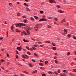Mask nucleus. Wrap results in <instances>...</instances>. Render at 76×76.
<instances>
[{
    "instance_id": "25",
    "label": "nucleus",
    "mask_w": 76,
    "mask_h": 76,
    "mask_svg": "<svg viewBox=\"0 0 76 76\" xmlns=\"http://www.w3.org/2000/svg\"><path fill=\"white\" fill-rule=\"evenodd\" d=\"M52 44L53 46H55L56 45V44L54 43V42H52Z\"/></svg>"
},
{
    "instance_id": "1",
    "label": "nucleus",
    "mask_w": 76,
    "mask_h": 76,
    "mask_svg": "<svg viewBox=\"0 0 76 76\" xmlns=\"http://www.w3.org/2000/svg\"><path fill=\"white\" fill-rule=\"evenodd\" d=\"M15 25L16 27H19L20 28L21 26H26V25L25 24H23L22 23H20L19 24L16 23L15 24Z\"/></svg>"
},
{
    "instance_id": "51",
    "label": "nucleus",
    "mask_w": 76,
    "mask_h": 76,
    "mask_svg": "<svg viewBox=\"0 0 76 76\" xmlns=\"http://www.w3.org/2000/svg\"><path fill=\"white\" fill-rule=\"evenodd\" d=\"M61 76H66L64 75H63V74H61Z\"/></svg>"
},
{
    "instance_id": "48",
    "label": "nucleus",
    "mask_w": 76,
    "mask_h": 76,
    "mask_svg": "<svg viewBox=\"0 0 76 76\" xmlns=\"http://www.w3.org/2000/svg\"><path fill=\"white\" fill-rule=\"evenodd\" d=\"M54 73L56 75H58V73H57L56 71Z\"/></svg>"
},
{
    "instance_id": "47",
    "label": "nucleus",
    "mask_w": 76,
    "mask_h": 76,
    "mask_svg": "<svg viewBox=\"0 0 76 76\" xmlns=\"http://www.w3.org/2000/svg\"><path fill=\"white\" fill-rule=\"evenodd\" d=\"M40 12L41 13H42V14L44 13V12H43V11H40Z\"/></svg>"
},
{
    "instance_id": "46",
    "label": "nucleus",
    "mask_w": 76,
    "mask_h": 76,
    "mask_svg": "<svg viewBox=\"0 0 76 76\" xmlns=\"http://www.w3.org/2000/svg\"><path fill=\"white\" fill-rule=\"evenodd\" d=\"M16 53L17 54H19V52H18V51L17 50L16 51Z\"/></svg>"
},
{
    "instance_id": "56",
    "label": "nucleus",
    "mask_w": 76,
    "mask_h": 76,
    "mask_svg": "<svg viewBox=\"0 0 76 76\" xmlns=\"http://www.w3.org/2000/svg\"><path fill=\"white\" fill-rule=\"evenodd\" d=\"M1 62H3L4 61V60H3V59H1Z\"/></svg>"
},
{
    "instance_id": "35",
    "label": "nucleus",
    "mask_w": 76,
    "mask_h": 76,
    "mask_svg": "<svg viewBox=\"0 0 76 76\" xmlns=\"http://www.w3.org/2000/svg\"><path fill=\"white\" fill-rule=\"evenodd\" d=\"M27 54H29V55H31V53L28 52H27Z\"/></svg>"
},
{
    "instance_id": "29",
    "label": "nucleus",
    "mask_w": 76,
    "mask_h": 76,
    "mask_svg": "<svg viewBox=\"0 0 76 76\" xmlns=\"http://www.w3.org/2000/svg\"><path fill=\"white\" fill-rule=\"evenodd\" d=\"M26 9H27L28 12L30 10L28 8V7H26Z\"/></svg>"
},
{
    "instance_id": "41",
    "label": "nucleus",
    "mask_w": 76,
    "mask_h": 76,
    "mask_svg": "<svg viewBox=\"0 0 76 76\" xmlns=\"http://www.w3.org/2000/svg\"><path fill=\"white\" fill-rule=\"evenodd\" d=\"M18 64V66H22V64Z\"/></svg>"
},
{
    "instance_id": "42",
    "label": "nucleus",
    "mask_w": 76,
    "mask_h": 76,
    "mask_svg": "<svg viewBox=\"0 0 76 76\" xmlns=\"http://www.w3.org/2000/svg\"><path fill=\"white\" fill-rule=\"evenodd\" d=\"M29 66L30 67H32V65L31 64H29Z\"/></svg>"
},
{
    "instance_id": "13",
    "label": "nucleus",
    "mask_w": 76,
    "mask_h": 76,
    "mask_svg": "<svg viewBox=\"0 0 76 76\" xmlns=\"http://www.w3.org/2000/svg\"><path fill=\"white\" fill-rule=\"evenodd\" d=\"M16 32H20V31H19V30L18 29H16Z\"/></svg>"
},
{
    "instance_id": "37",
    "label": "nucleus",
    "mask_w": 76,
    "mask_h": 76,
    "mask_svg": "<svg viewBox=\"0 0 76 76\" xmlns=\"http://www.w3.org/2000/svg\"><path fill=\"white\" fill-rule=\"evenodd\" d=\"M18 57H19L17 55H16V58H18Z\"/></svg>"
},
{
    "instance_id": "31",
    "label": "nucleus",
    "mask_w": 76,
    "mask_h": 76,
    "mask_svg": "<svg viewBox=\"0 0 76 76\" xmlns=\"http://www.w3.org/2000/svg\"><path fill=\"white\" fill-rule=\"evenodd\" d=\"M8 31H7V37H9V34H8Z\"/></svg>"
},
{
    "instance_id": "60",
    "label": "nucleus",
    "mask_w": 76,
    "mask_h": 76,
    "mask_svg": "<svg viewBox=\"0 0 76 76\" xmlns=\"http://www.w3.org/2000/svg\"><path fill=\"white\" fill-rule=\"evenodd\" d=\"M9 64H10V63H9V62H7V65H9Z\"/></svg>"
},
{
    "instance_id": "54",
    "label": "nucleus",
    "mask_w": 76,
    "mask_h": 76,
    "mask_svg": "<svg viewBox=\"0 0 76 76\" xmlns=\"http://www.w3.org/2000/svg\"><path fill=\"white\" fill-rule=\"evenodd\" d=\"M30 50L32 51H33V49H32V48H30Z\"/></svg>"
},
{
    "instance_id": "59",
    "label": "nucleus",
    "mask_w": 76,
    "mask_h": 76,
    "mask_svg": "<svg viewBox=\"0 0 76 76\" xmlns=\"http://www.w3.org/2000/svg\"><path fill=\"white\" fill-rule=\"evenodd\" d=\"M0 39H1V40L2 39H3V37H0Z\"/></svg>"
},
{
    "instance_id": "45",
    "label": "nucleus",
    "mask_w": 76,
    "mask_h": 76,
    "mask_svg": "<svg viewBox=\"0 0 76 76\" xmlns=\"http://www.w3.org/2000/svg\"><path fill=\"white\" fill-rule=\"evenodd\" d=\"M31 20H33L34 19V18L32 17H31Z\"/></svg>"
},
{
    "instance_id": "61",
    "label": "nucleus",
    "mask_w": 76,
    "mask_h": 76,
    "mask_svg": "<svg viewBox=\"0 0 76 76\" xmlns=\"http://www.w3.org/2000/svg\"><path fill=\"white\" fill-rule=\"evenodd\" d=\"M22 18H26V16H23L22 17Z\"/></svg>"
},
{
    "instance_id": "23",
    "label": "nucleus",
    "mask_w": 76,
    "mask_h": 76,
    "mask_svg": "<svg viewBox=\"0 0 76 76\" xmlns=\"http://www.w3.org/2000/svg\"><path fill=\"white\" fill-rule=\"evenodd\" d=\"M39 26H42V24H37V25L36 26H37V27Z\"/></svg>"
},
{
    "instance_id": "53",
    "label": "nucleus",
    "mask_w": 76,
    "mask_h": 76,
    "mask_svg": "<svg viewBox=\"0 0 76 76\" xmlns=\"http://www.w3.org/2000/svg\"><path fill=\"white\" fill-rule=\"evenodd\" d=\"M23 32H22L21 34V35H23Z\"/></svg>"
},
{
    "instance_id": "7",
    "label": "nucleus",
    "mask_w": 76,
    "mask_h": 76,
    "mask_svg": "<svg viewBox=\"0 0 76 76\" xmlns=\"http://www.w3.org/2000/svg\"><path fill=\"white\" fill-rule=\"evenodd\" d=\"M38 26L37 27V26H35L34 27V29H35V31H38Z\"/></svg>"
},
{
    "instance_id": "27",
    "label": "nucleus",
    "mask_w": 76,
    "mask_h": 76,
    "mask_svg": "<svg viewBox=\"0 0 76 76\" xmlns=\"http://www.w3.org/2000/svg\"><path fill=\"white\" fill-rule=\"evenodd\" d=\"M48 28H51V26L48 25Z\"/></svg>"
},
{
    "instance_id": "40",
    "label": "nucleus",
    "mask_w": 76,
    "mask_h": 76,
    "mask_svg": "<svg viewBox=\"0 0 76 76\" xmlns=\"http://www.w3.org/2000/svg\"><path fill=\"white\" fill-rule=\"evenodd\" d=\"M73 70L74 72H76V69H73Z\"/></svg>"
},
{
    "instance_id": "16",
    "label": "nucleus",
    "mask_w": 76,
    "mask_h": 76,
    "mask_svg": "<svg viewBox=\"0 0 76 76\" xmlns=\"http://www.w3.org/2000/svg\"><path fill=\"white\" fill-rule=\"evenodd\" d=\"M53 49L54 50H56V49H57V48H56V47H53Z\"/></svg>"
},
{
    "instance_id": "38",
    "label": "nucleus",
    "mask_w": 76,
    "mask_h": 76,
    "mask_svg": "<svg viewBox=\"0 0 76 76\" xmlns=\"http://www.w3.org/2000/svg\"><path fill=\"white\" fill-rule=\"evenodd\" d=\"M42 76H46V75H45V74H42Z\"/></svg>"
},
{
    "instance_id": "30",
    "label": "nucleus",
    "mask_w": 76,
    "mask_h": 76,
    "mask_svg": "<svg viewBox=\"0 0 76 76\" xmlns=\"http://www.w3.org/2000/svg\"><path fill=\"white\" fill-rule=\"evenodd\" d=\"M39 65H40V66H43V64L41 63H39Z\"/></svg>"
},
{
    "instance_id": "12",
    "label": "nucleus",
    "mask_w": 76,
    "mask_h": 76,
    "mask_svg": "<svg viewBox=\"0 0 76 76\" xmlns=\"http://www.w3.org/2000/svg\"><path fill=\"white\" fill-rule=\"evenodd\" d=\"M23 41H24V42H29V41L27 40H25V39H23Z\"/></svg>"
},
{
    "instance_id": "49",
    "label": "nucleus",
    "mask_w": 76,
    "mask_h": 76,
    "mask_svg": "<svg viewBox=\"0 0 76 76\" xmlns=\"http://www.w3.org/2000/svg\"><path fill=\"white\" fill-rule=\"evenodd\" d=\"M40 69H42V70H44V68H42V67H40Z\"/></svg>"
},
{
    "instance_id": "57",
    "label": "nucleus",
    "mask_w": 76,
    "mask_h": 76,
    "mask_svg": "<svg viewBox=\"0 0 76 76\" xmlns=\"http://www.w3.org/2000/svg\"><path fill=\"white\" fill-rule=\"evenodd\" d=\"M31 39L32 40H33V41H35V39L33 38H31Z\"/></svg>"
},
{
    "instance_id": "28",
    "label": "nucleus",
    "mask_w": 76,
    "mask_h": 76,
    "mask_svg": "<svg viewBox=\"0 0 76 76\" xmlns=\"http://www.w3.org/2000/svg\"><path fill=\"white\" fill-rule=\"evenodd\" d=\"M34 56H36V57H37L38 56V55H37V53H34Z\"/></svg>"
},
{
    "instance_id": "64",
    "label": "nucleus",
    "mask_w": 76,
    "mask_h": 76,
    "mask_svg": "<svg viewBox=\"0 0 76 76\" xmlns=\"http://www.w3.org/2000/svg\"><path fill=\"white\" fill-rule=\"evenodd\" d=\"M34 72H35V73H37V70H35Z\"/></svg>"
},
{
    "instance_id": "2",
    "label": "nucleus",
    "mask_w": 76,
    "mask_h": 76,
    "mask_svg": "<svg viewBox=\"0 0 76 76\" xmlns=\"http://www.w3.org/2000/svg\"><path fill=\"white\" fill-rule=\"evenodd\" d=\"M28 30L31 31V28H30V27H28L26 30V32H27L28 34H29L30 33V32H29V31H28Z\"/></svg>"
},
{
    "instance_id": "34",
    "label": "nucleus",
    "mask_w": 76,
    "mask_h": 76,
    "mask_svg": "<svg viewBox=\"0 0 76 76\" xmlns=\"http://www.w3.org/2000/svg\"><path fill=\"white\" fill-rule=\"evenodd\" d=\"M34 47H38V45H34Z\"/></svg>"
},
{
    "instance_id": "36",
    "label": "nucleus",
    "mask_w": 76,
    "mask_h": 76,
    "mask_svg": "<svg viewBox=\"0 0 76 76\" xmlns=\"http://www.w3.org/2000/svg\"><path fill=\"white\" fill-rule=\"evenodd\" d=\"M23 58H26V57L25 56L23 55Z\"/></svg>"
},
{
    "instance_id": "32",
    "label": "nucleus",
    "mask_w": 76,
    "mask_h": 76,
    "mask_svg": "<svg viewBox=\"0 0 76 76\" xmlns=\"http://www.w3.org/2000/svg\"><path fill=\"white\" fill-rule=\"evenodd\" d=\"M58 73H60V70L58 69Z\"/></svg>"
},
{
    "instance_id": "22",
    "label": "nucleus",
    "mask_w": 76,
    "mask_h": 76,
    "mask_svg": "<svg viewBox=\"0 0 76 76\" xmlns=\"http://www.w3.org/2000/svg\"><path fill=\"white\" fill-rule=\"evenodd\" d=\"M65 25H66L67 26H69V23H67V24H65Z\"/></svg>"
},
{
    "instance_id": "14",
    "label": "nucleus",
    "mask_w": 76,
    "mask_h": 76,
    "mask_svg": "<svg viewBox=\"0 0 76 76\" xmlns=\"http://www.w3.org/2000/svg\"><path fill=\"white\" fill-rule=\"evenodd\" d=\"M23 73H26V74H28V73H29L28 72H26L25 71H23Z\"/></svg>"
},
{
    "instance_id": "52",
    "label": "nucleus",
    "mask_w": 76,
    "mask_h": 76,
    "mask_svg": "<svg viewBox=\"0 0 76 76\" xmlns=\"http://www.w3.org/2000/svg\"><path fill=\"white\" fill-rule=\"evenodd\" d=\"M73 38H74V39H76V37H73Z\"/></svg>"
},
{
    "instance_id": "10",
    "label": "nucleus",
    "mask_w": 76,
    "mask_h": 76,
    "mask_svg": "<svg viewBox=\"0 0 76 76\" xmlns=\"http://www.w3.org/2000/svg\"><path fill=\"white\" fill-rule=\"evenodd\" d=\"M23 33H24V34L25 35H28V33L27 32V33H26V32L25 31H23Z\"/></svg>"
},
{
    "instance_id": "39",
    "label": "nucleus",
    "mask_w": 76,
    "mask_h": 76,
    "mask_svg": "<svg viewBox=\"0 0 76 76\" xmlns=\"http://www.w3.org/2000/svg\"><path fill=\"white\" fill-rule=\"evenodd\" d=\"M25 56H26V58H28V56L26 55H25Z\"/></svg>"
},
{
    "instance_id": "8",
    "label": "nucleus",
    "mask_w": 76,
    "mask_h": 76,
    "mask_svg": "<svg viewBox=\"0 0 76 76\" xmlns=\"http://www.w3.org/2000/svg\"><path fill=\"white\" fill-rule=\"evenodd\" d=\"M58 12H59V13H63V12H64V11H62L61 10H58Z\"/></svg>"
},
{
    "instance_id": "6",
    "label": "nucleus",
    "mask_w": 76,
    "mask_h": 76,
    "mask_svg": "<svg viewBox=\"0 0 76 76\" xmlns=\"http://www.w3.org/2000/svg\"><path fill=\"white\" fill-rule=\"evenodd\" d=\"M64 35H65V34H67V30L64 29Z\"/></svg>"
},
{
    "instance_id": "4",
    "label": "nucleus",
    "mask_w": 76,
    "mask_h": 76,
    "mask_svg": "<svg viewBox=\"0 0 76 76\" xmlns=\"http://www.w3.org/2000/svg\"><path fill=\"white\" fill-rule=\"evenodd\" d=\"M49 2L50 3H54V2H55V0H49Z\"/></svg>"
},
{
    "instance_id": "44",
    "label": "nucleus",
    "mask_w": 76,
    "mask_h": 76,
    "mask_svg": "<svg viewBox=\"0 0 76 76\" xmlns=\"http://www.w3.org/2000/svg\"><path fill=\"white\" fill-rule=\"evenodd\" d=\"M55 63H58V61L57 60H55Z\"/></svg>"
},
{
    "instance_id": "9",
    "label": "nucleus",
    "mask_w": 76,
    "mask_h": 76,
    "mask_svg": "<svg viewBox=\"0 0 76 76\" xmlns=\"http://www.w3.org/2000/svg\"><path fill=\"white\" fill-rule=\"evenodd\" d=\"M17 50H19V51H20L21 50V48L20 47H18L17 48Z\"/></svg>"
},
{
    "instance_id": "21",
    "label": "nucleus",
    "mask_w": 76,
    "mask_h": 76,
    "mask_svg": "<svg viewBox=\"0 0 76 76\" xmlns=\"http://www.w3.org/2000/svg\"><path fill=\"white\" fill-rule=\"evenodd\" d=\"M57 7H58V8H60L61 7H60V6L59 5H57L56 6Z\"/></svg>"
},
{
    "instance_id": "55",
    "label": "nucleus",
    "mask_w": 76,
    "mask_h": 76,
    "mask_svg": "<svg viewBox=\"0 0 76 76\" xmlns=\"http://www.w3.org/2000/svg\"><path fill=\"white\" fill-rule=\"evenodd\" d=\"M66 69L64 70V73H65V72H66Z\"/></svg>"
},
{
    "instance_id": "33",
    "label": "nucleus",
    "mask_w": 76,
    "mask_h": 76,
    "mask_svg": "<svg viewBox=\"0 0 76 76\" xmlns=\"http://www.w3.org/2000/svg\"><path fill=\"white\" fill-rule=\"evenodd\" d=\"M54 20H55L56 21H57L58 20V19L57 18H54Z\"/></svg>"
},
{
    "instance_id": "3",
    "label": "nucleus",
    "mask_w": 76,
    "mask_h": 76,
    "mask_svg": "<svg viewBox=\"0 0 76 76\" xmlns=\"http://www.w3.org/2000/svg\"><path fill=\"white\" fill-rule=\"evenodd\" d=\"M46 20H47V19L46 18H42L40 19L39 20L40 22L41 21H45Z\"/></svg>"
},
{
    "instance_id": "11",
    "label": "nucleus",
    "mask_w": 76,
    "mask_h": 76,
    "mask_svg": "<svg viewBox=\"0 0 76 76\" xmlns=\"http://www.w3.org/2000/svg\"><path fill=\"white\" fill-rule=\"evenodd\" d=\"M17 15L18 16H20V12H18L17 13Z\"/></svg>"
},
{
    "instance_id": "24",
    "label": "nucleus",
    "mask_w": 76,
    "mask_h": 76,
    "mask_svg": "<svg viewBox=\"0 0 76 76\" xmlns=\"http://www.w3.org/2000/svg\"><path fill=\"white\" fill-rule=\"evenodd\" d=\"M7 57H10V56L9 55V53H7Z\"/></svg>"
},
{
    "instance_id": "18",
    "label": "nucleus",
    "mask_w": 76,
    "mask_h": 76,
    "mask_svg": "<svg viewBox=\"0 0 76 76\" xmlns=\"http://www.w3.org/2000/svg\"><path fill=\"white\" fill-rule=\"evenodd\" d=\"M32 48H33L34 50H36V48L35 47V46L32 47Z\"/></svg>"
},
{
    "instance_id": "50",
    "label": "nucleus",
    "mask_w": 76,
    "mask_h": 76,
    "mask_svg": "<svg viewBox=\"0 0 76 76\" xmlns=\"http://www.w3.org/2000/svg\"><path fill=\"white\" fill-rule=\"evenodd\" d=\"M56 58H57L56 56H55L54 57V59H56Z\"/></svg>"
},
{
    "instance_id": "5",
    "label": "nucleus",
    "mask_w": 76,
    "mask_h": 76,
    "mask_svg": "<svg viewBox=\"0 0 76 76\" xmlns=\"http://www.w3.org/2000/svg\"><path fill=\"white\" fill-rule=\"evenodd\" d=\"M15 25L14 24H13L11 26V30L12 31H13V29L14 28H15Z\"/></svg>"
},
{
    "instance_id": "62",
    "label": "nucleus",
    "mask_w": 76,
    "mask_h": 76,
    "mask_svg": "<svg viewBox=\"0 0 76 76\" xmlns=\"http://www.w3.org/2000/svg\"><path fill=\"white\" fill-rule=\"evenodd\" d=\"M32 61H34V62H35V60H34V59H32Z\"/></svg>"
},
{
    "instance_id": "43",
    "label": "nucleus",
    "mask_w": 76,
    "mask_h": 76,
    "mask_svg": "<svg viewBox=\"0 0 76 76\" xmlns=\"http://www.w3.org/2000/svg\"><path fill=\"white\" fill-rule=\"evenodd\" d=\"M67 55H70V52H69L68 53H67Z\"/></svg>"
},
{
    "instance_id": "19",
    "label": "nucleus",
    "mask_w": 76,
    "mask_h": 76,
    "mask_svg": "<svg viewBox=\"0 0 76 76\" xmlns=\"http://www.w3.org/2000/svg\"><path fill=\"white\" fill-rule=\"evenodd\" d=\"M23 22L24 23H26L27 22V20L26 19H25L23 20Z\"/></svg>"
},
{
    "instance_id": "58",
    "label": "nucleus",
    "mask_w": 76,
    "mask_h": 76,
    "mask_svg": "<svg viewBox=\"0 0 76 76\" xmlns=\"http://www.w3.org/2000/svg\"><path fill=\"white\" fill-rule=\"evenodd\" d=\"M49 19H52V17H49Z\"/></svg>"
},
{
    "instance_id": "15",
    "label": "nucleus",
    "mask_w": 76,
    "mask_h": 76,
    "mask_svg": "<svg viewBox=\"0 0 76 76\" xmlns=\"http://www.w3.org/2000/svg\"><path fill=\"white\" fill-rule=\"evenodd\" d=\"M65 19H63L61 21V23H63V22H65Z\"/></svg>"
},
{
    "instance_id": "26",
    "label": "nucleus",
    "mask_w": 76,
    "mask_h": 76,
    "mask_svg": "<svg viewBox=\"0 0 76 76\" xmlns=\"http://www.w3.org/2000/svg\"><path fill=\"white\" fill-rule=\"evenodd\" d=\"M26 48H27V50H30V48H29L28 46H26Z\"/></svg>"
},
{
    "instance_id": "63",
    "label": "nucleus",
    "mask_w": 76,
    "mask_h": 76,
    "mask_svg": "<svg viewBox=\"0 0 76 76\" xmlns=\"http://www.w3.org/2000/svg\"><path fill=\"white\" fill-rule=\"evenodd\" d=\"M17 4H19V2H17Z\"/></svg>"
},
{
    "instance_id": "17",
    "label": "nucleus",
    "mask_w": 76,
    "mask_h": 76,
    "mask_svg": "<svg viewBox=\"0 0 76 76\" xmlns=\"http://www.w3.org/2000/svg\"><path fill=\"white\" fill-rule=\"evenodd\" d=\"M67 36L68 37H69V38H70V37H71V35L70 34H69L67 35Z\"/></svg>"
},
{
    "instance_id": "20",
    "label": "nucleus",
    "mask_w": 76,
    "mask_h": 76,
    "mask_svg": "<svg viewBox=\"0 0 76 76\" xmlns=\"http://www.w3.org/2000/svg\"><path fill=\"white\" fill-rule=\"evenodd\" d=\"M48 61H45V64H47L48 63Z\"/></svg>"
}]
</instances>
